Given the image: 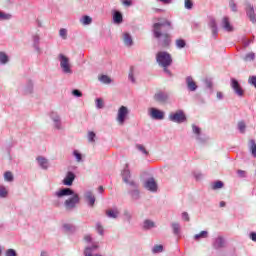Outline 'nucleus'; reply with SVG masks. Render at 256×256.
I'll return each mask as SVG.
<instances>
[{
	"label": "nucleus",
	"instance_id": "1",
	"mask_svg": "<svg viewBox=\"0 0 256 256\" xmlns=\"http://www.w3.org/2000/svg\"><path fill=\"white\" fill-rule=\"evenodd\" d=\"M55 196L61 199V197H69L64 201V208L67 211H73L77 209V205L81 203L79 194L75 193L71 188H63L55 192Z\"/></svg>",
	"mask_w": 256,
	"mask_h": 256
},
{
	"label": "nucleus",
	"instance_id": "2",
	"mask_svg": "<svg viewBox=\"0 0 256 256\" xmlns=\"http://www.w3.org/2000/svg\"><path fill=\"white\" fill-rule=\"evenodd\" d=\"M165 25H167V27H171V22L166 20L164 22L153 24L154 37L158 39L161 47H169V45H171V36L168 33H163L161 31L162 27H165Z\"/></svg>",
	"mask_w": 256,
	"mask_h": 256
},
{
	"label": "nucleus",
	"instance_id": "3",
	"mask_svg": "<svg viewBox=\"0 0 256 256\" xmlns=\"http://www.w3.org/2000/svg\"><path fill=\"white\" fill-rule=\"evenodd\" d=\"M156 61L160 67H169L173 63L171 54L163 51L156 54Z\"/></svg>",
	"mask_w": 256,
	"mask_h": 256
},
{
	"label": "nucleus",
	"instance_id": "4",
	"mask_svg": "<svg viewBox=\"0 0 256 256\" xmlns=\"http://www.w3.org/2000/svg\"><path fill=\"white\" fill-rule=\"evenodd\" d=\"M58 60L60 62V67L63 73L71 75L73 71L71 70V63L69 62V58L63 54H59Z\"/></svg>",
	"mask_w": 256,
	"mask_h": 256
},
{
	"label": "nucleus",
	"instance_id": "5",
	"mask_svg": "<svg viewBox=\"0 0 256 256\" xmlns=\"http://www.w3.org/2000/svg\"><path fill=\"white\" fill-rule=\"evenodd\" d=\"M127 117H129V108L126 106H121L118 109L116 121L118 125H125V121H127Z\"/></svg>",
	"mask_w": 256,
	"mask_h": 256
},
{
	"label": "nucleus",
	"instance_id": "6",
	"mask_svg": "<svg viewBox=\"0 0 256 256\" xmlns=\"http://www.w3.org/2000/svg\"><path fill=\"white\" fill-rule=\"evenodd\" d=\"M168 119L173 123H185V121H187V117L183 110H177L176 112L170 113Z\"/></svg>",
	"mask_w": 256,
	"mask_h": 256
},
{
	"label": "nucleus",
	"instance_id": "7",
	"mask_svg": "<svg viewBox=\"0 0 256 256\" xmlns=\"http://www.w3.org/2000/svg\"><path fill=\"white\" fill-rule=\"evenodd\" d=\"M149 115L152 119L161 120L165 119V112L157 108H149Z\"/></svg>",
	"mask_w": 256,
	"mask_h": 256
},
{
	"label": "nucleus",
	"instance_id": "8",
	"mask_svg": "<svg viewBox=\"0 0 256 256\" xmlns=\"http://www.w3.org/2000/svg\"><path fill=\"white\" fill-rule=\"evenodd\" d=\"M144 187L148 191L155 193L157 191V182L155 181V178H149L148 180H146Z\"/></svg>",
	"mask_w": 256,
	"mask_h": 256
},
{
	"label": "nucleus",
	"instance_id": "9",
	"mask_svg": "<svg viewBox=\"0 0 256 256\" xmlns=\"http://www.w3.org/2000/svg\"><path fill=\"white\" fill-rule=\"evenodd\" d=\"M231 87L234 89L235 93L239 95V97H243V88H241V85L235 78L231 79Z\"/></svg>",
	"mask_w": 256,
	"mask_h": 256
},
{
	"label": "nucleus",
	"instance_id": "10",
	"mask_svg": "<svg viewBox=\"0 0 256 256\" xmlns=\"http://www.w3.org/2000/svg\"><path fill=\"white\" fill-rule=\"evenodd\" d=\"M246 14L252 23H256L255 8H253V5L246 4Z\"/></svg>",
	"mask_w": 256,
	"mask_h": 256
},
{
	"label": "nucleus",
	"instance_id": "11",
	"mask_svg": "<svg viewBox=\"0 0 256 256\" xmlns=\"http://www.w3.org/2000/svg\"><path fill=\"white\" fill-rule=\"evenodd\" d=\"M50 117L52 121L54 122L55 129H61V116L55 111H52L50 113Z\"/></svg>",
	"mask_w": 256,
	"mask_h": 256
},
{
	"label": "nucleus",
	"instance_id": "12",
	"mask_svg": "<svg viewBox=\"0 0 256 256\" xmlns=\"http://www.w3.org/2000/svg\"><path fill=\"white\" fill-rule=\"evenodd\" d=\"M74 181H75V174L73 172H67L62 183H63V185H66L67 187H71V185H73Z\"/></svg>",
	"mask_w": 256,
	"mask_h": 256
},
{
	"label": "nucleus",
	"instance_id": "13",
	"mask_svg": "<svg viewBox=\"0 0 256 256\" xmlns=\"http://www.w3.org/2000/svg\"><path fill=\"white\" fill-rule=\"evenodd\" d=\"M84 199L87 201L90 207H94L95 205V195L91 191H87L84 193Z\"/></svg>",
	"mask_w": 256,
	"mask_h": 256
},
{
	"label": "nucleus",
	"instance_id": "14",
	"mask_svg": "<svg viewBox=\"0 0 256 256\" xmlns=\"http://www.w3.org/2000/svg\"><path fill=\"white\" fill-rule=\"evenodd\" d=\"M222 27L225 29V31L231 32L233 31V26L231 25V22L229 21V17L225 16L222 19Z\"/></svg>",
	"mask_w": 256,
	"mask_h": 256
},
{
	"label": "nucleus",
	"instance_id": "15",
	"mask_svg": "<svg viewBox=\"0 0 256 256\" xmlns=\"http://www.w3.org/2000/svg\"><path fill=\"white\" fill-rule=\"evenodd\" d=\"M155 101H158L159 103H165L167 99H169V95L163 93V92H158L154 95Z\"/></svg>",
	"mask_w": 256,
	"mask_h": 256
},
{
	"label": "nucleus",
	"instance_id": "16",
	"mask_svg": "<svg viewBox=\"0 0 256 256\" xmlns=\"http://www.w3.org/2000/svg\"><path fill=\"white\" fill-rule=\"evenodd\" d=\"M122 177H123L124 183H129V179H131V171L125 168L122 172ZM130 185H133L135 187V182H130Z\"/></svg>",
	"mask_w": 256,
	"mask_h": 256
},
{
	"label": "nucleus",
	"instance_id": "17",
	"mask_svg": "<svg viewBox=\"0 0 256 256\" xmlns=\"http://www.w3.org/2000/svg\"><path fill=\"white\" fill-rule=\"evenodd\" d=\"M106 216L110 217V219H117L119 217V210L115 209H108L106 210Z\"/></svg>",
	"mask_w": 256,
	"mask_h": 256
},
{
	"label": "nucleus",
	"instance_id": "18",
	"mask_svg": "<svg viewBox=\"0 0 256 256\" xmlns=\"http://www.w3.org/2000/svg\"><path fill=\"white\" fill-rule=\"evenodd\" d=\"M123 42L126 45V47H131V45H133V38L129 33L123 34Z\"/></svg>",
	"mask_w": 256,
	"mask_h": 256
},
{
	"label": "nucleus",
	"instance_id": "19",
	"mask_svg": "<svg viewBox=\"0 0 256 256\" xmlns=\"http://www.w3.org/2000/svg\"><path fill=\"white\" fill-rule=\"evenodd\" d=\"M37 161H38V165H40L42 169H48L49 161L46 158L39 156L37 157Z\"/></svg>",
	"mask_w": 256,
	"mask_h": 256
},
{
	"label": "nucleus",
	"instance_id": "20",
	"mask_svg": "<svg viewBox=\"0 0 256 256\" xmlns=\"http://www.w3.org/2000/svg\"><path fill=\"white\" fill-rule=\"evenodd\" d=\"M113 21L116 23V25H121V23H123V14H121L119 11H116L113 15Z\"/></svg>",
	"mask_w": 256,
	"mask_h": 256
},
{
	"label": "nucleus",
	"instance_id": "21",
	"mask_svg": "<svg viewBox=\"0 0 256 256\" xmlns=\"http://www.w3.org/2000/svg\"><path fill=\"white\" fill-rule=\"evenodd\" d=\"M39 41H40L39 35L35 34L33 36L34 47L38 53H41V48H39Z\"/></svg>",
	"mask_w": 256,
	"mask_h": 256
},
{
	"label": "nucleus",
	"instance_id": "22",
	"mask_svg": "<svg viewBox=\"0 0 256 256\" xmlns=\"http://www.w3.org/2000/svg\"><path fill=\"white\" fill-rule=\"evenodd\" d=\"M0 63L2 65H6V63H9V56H7L5 52H0Z\"/></svg>",
	"mask_w": 256,
	"mask_h": 256
},
{
	"label": "nucleus",
	"instance_id": "23",
	"mask_svg": "<svg viewBox=\"0 0 256 256\" xmlns=\"http://www.w3.org/2000/svg\"><path fill=\"white\" fill-rule=\"evenodd\" d=\"M224 243H225V241L223 240V238L218 237L217 240L214 242V247L216 249H219V248L223 247Z\"/></svg>",
	"mask_w": 256,
	"mask_h": 256
},
{
	"label": "nucleus",
	"instance_id": "24",
	"mask_svg": "<svg viewBox=\"0 0 256 256\" xmlns=\"http://www.w3.org/2000/svg\"><path fill=\"white\" fill-rule=\"evenodd\" d=\"M99 81H101V83H104L106 85H109V83H111V78L107 75H102L100 77H98Z\"/></svg>",
	"mask_w": 256,
	"mask_h": 256
},
{
	"label": "nucleus",
	"instance_id": "25",
	"mask_svg": "<svg viewBox=\"0 0 256 256\" xmlns=\"http://www.w3.org/2000/svg\"><path fill=\"white\" fill-rule=\"evenodd\" d=\"M211 29H212V34L215 36L217 35L218 31H217V23L215 22V20H211L209 23Z\"/></svg>",
	"mask_w": 256,
	"mask_h": 256
},
{
	"label": "nucleus",
	"instance_id": "26",
	"mask_svg": "<svg viewBox=\"0 0 256 256\" xmlns=\"http://www.w3.org/2000/svg\"><path fill=\"white\" fill-rule=\"evenodd\" d=\"M73 155H74L77 163H81V161L83 159V155L79 152V150H74Z\"/></svg>",
	"mask_w": 256,
	"mask_h": 256
},
{
	"label": "nucleus",
	"instance_id": "27",
	"mask_svg": "<svg viewBox=\"0 0 256 256\" xmlns=\"http://www.w3.org/2000/svg\"><path fill=\"white\" fill-rule=\"evenodd\" d=\"M250 151L253 157H256V143L255 140H250Z\"/></svg>",
	"mask_w": 256,
	"mask_h": 256
},
{
	"label": "nucleus",
	"instance_id": "28",
	"mask_svg": "<svg viewBox=\"0 0 256 256\" xmlns=\"http://www.w3.org/2000/svg\"><path fill=\"white\" fill-rule=\"evenodd\" d=\"M145 229H153V227H155V222L151 221V220H145L144 221V226Z\"/></svg>",
	"mask_w": 256,
	"mask_h": 256
},
{
	"label": "nucleus",
	"instance_id": "29",
	"mask_svg": "<svg viewBox=\"0 0 256 256\" xmlns=\"http://www.w3.org/2000/svg\"><path fill=\"white\" fill-rule=\"evenodd\" d=\"M172 229L174 235H179V232L181 231V226L179 225V223H172Z\"/></svg>",
	"mask_w": 256,
	"mask_h": 256
},
{
	"label": "nucleus",
	"instance_id": "30",
	"mask_svg": "<svg viewBox=\"0 0 256 256\" xmlns=\"http://www.w3.org/2000/svg\"><path fill=\"white\" fill-rule=\"evenodd\" d=\"M185 45H187V43H185V40H183V39L176 40L177 49H184Z\"/></svg>",
	"mask_w": 256,
	"mask_h": 256
},
{
	"label": "nucleus",
	"instance_id": "31",
	"mask_svg": "<svg viewBox=\"0 0 256 256\" xmlns=\"http://www.w3.org/2000/svg\"><path fill=\"white\" fill-rule=\"evenodd\" d=\"M187 87L190 91H193V77L188 76L186 78Z\"/></svg>",
	"mask_w": 256,
	"mask_h": 256
},
{
	"label": "nucleus",
	"instance_id": "32",
	"mask_svg": "<svg viewBox=\"0 0 256 256\" xmlns=\"http://www.w3.org/2000/svg\"><path fill=\"white\" fill-rule=\"evenodd\" d=\"M208 232L202 231L194 236V239H207Z\"/></svg>",
	"mask_w": 256,
	"mask_h": 256
},
{
	"label": "nucleus",
	"instance_id": "33",
	"mask_svg": "<svg viewBox=\"0 0 256 256\" xmlns=\"http://www.w3.org/2000/svg\"><path fill=\"white\" fill-rule=\"evenodd\" d=\"M9 19H11V14L0 11V21H8Z\"/></svg>",
	"mask_w": 256,
	"mask_h": 256
},
{
	"label": "nucleus",
	"instance_id": "34",
	"mask_svg": "<svg viewBox=\"0 0 256 256\" xmlns=\"http://www.w3.org/2000/svg\"><path fill=\"white\" fill-rule=\"evenodd\" d=\"M96 231L99 235L103 236L105 229L103 228V225L101 223L96 224Z\"/></svg>",
	"mask_w": 256,
	"mask_h": 256
},
{
	"label": "nucleus",
	"instance_id": "35",
	"mask_svg": "<svg viewBox=\"0 0 256 256\" xmlns=\"http://www.w3.org/2000/svg\"><path fill=\"white\" fill-rule=\"evenodd\" d=\"M244 61H255V53L250 52L244 57Z\"/></svg>",
	"mask_w": 256,
	"mask_h": 256
},
{
	"label": "nucleus",
	"instance_id": "36",
	"mask_svg": "<svg viewBox=\"0 0 256 256\" xmlns=\"http://www.w3.org/2000/svg\"><path fill=\"white\" fill-rule=\"evenodd\" d=\"M92 21H93V19L90 16H84L82 18L83 25H91Z\"/></svg>",
	"mask_w": 256,
	"mask_h": 256
},
{
	"label": "nucleus",
	"instance_id": "37",
	"mask_svg": "<svg viewBox=\"0 0 256 256\" xmlns=\"http://www.w3.org/2000/svg\"><path fill=\"white\" fill-rule=\"evenodd\" d=\"M96 107L97 109H103V107H105V103L101 98L96 99Z\"/></svg>",
	"mask_w": 256,
	"mask_h": 256
},
{
	"label": "nucleus",
	"instance_id": "38",
	"mask_svg": "<svg viewBox=\"0 0 256 256\" xmlns=\"http://www.w3.org/2000/svg\"><path fill=\"white\" fill-rule=\"evenodd\" d=\"M212 189L217 190V189H223V182L221 181H216L213 185H212Z\"/></svg>",
	"mask_w": 256,
	"mask_h": 256
},
{
	"label": "nucleus",
	"instance_id": "39",
	"mask_svg": "<svg viewBox=\"0 0 256 256\" xmlns=\"http://www.w3.org/2000/svg\"><path fill=\"white\" fill-rule=\"evenodd\" d=\"M136 149H138V151H141L142 153H144V155H149V152H147V149H145V146H143L141 144H137Z\"/></svg>",
	"mask_w": 256,
	"mask_h": 256
},
{
	"label": "nucleus",
	"instance_id": "40",
	"mask_svg": "<svg viewBox=\"0 0 256 256\" xmlns=\"http://www.w3.org/2000/svg\"><path fill=\"white\" fill-rule=\"evenodd\" d=\"M163 245H156L152 249V253H162Z\"/></svg>",
	"mask_w": 256,
	"mask_h": 256
},
{
	"label": "nucleus",
	"instance_id": "41",
	"mask_svg": "<svg viewBox=\"0 0 256 256\" xmlns=\"http://www.w3.org/2000/svg\"><path fill=\"white\" fill-rule=\"evenodd\" d=\"M7 189L5 188V186H1L0 185V197H2V198H5V197H7Z\"/></svg>",
	"mask_w": 256,
	"mask_h": 256
},
{
	"label": "nucleus",
	"instance_id": "42",
	"mask_svg": "<svg viewBox=\"0 0 256 256\" xmlns=\"http://www.w3.org/2000/svg\"><path fill=\"white\" fill-rule=\"evenodd\" d=\"M246 125H245V122H239L238 123V129L240 131V133H245V129H246Z\"/></svg>",
	"mask_w": 256,
	"mask_h": 256
},
{
	"label": "nucleus",
	"instance_id": "43",
	"mask_svg": "<svg viewBox=\"0 0 256 256\" xmlns=\"http://www.w3.org/2000/svg\"><path fill=\"white\" fill-rule=\"evenodd\" d=\"M59 35H60V37H62L63 39H67V29L61 28V29L59 30Z\"/></svg>",
	"mask_w": 256,
	"mask_h": 256
},
{
	"label": "nucleus",
	"instance_id": "44",
	"mask_svg": "<svg viewBox=\"0 0 256 256\" xmlns=\"http://www.w3.org/2000/svg\"><path fill=\"white\" fill-rule=\"evenodd\" d=\"M4 179H5V181H13V173H11V172H6V173L4 174Z\"/></svg>",
	"mask_w": 256,
	"mask_h": 256
},
{
	"label": "nucleus",
	"instance_id": "45",
	"mask_svg": "<svg viewBox=\"0 0 256 256\" xmlns=\"http://www.w3.org/2000/svg\"><path fill=\"white\" fill-rule=\"evenodd\" d=\"M88 141L90 143H95V132H89L88 133Z\"/></svg>",
	"mask_w": 256,
	"mask_h": 256
},
{
	"label": "nucleus",
	"instance_id": "46",
	"mask_svg": "<svg viewBox=\"0 0 256 256\" xmlns=\"http://www.w3.org/2000/svg\"><path fill=\"white\" fill-rule=\"evenodd\" d=\"M6 256H17V252L14 250V249H8L7 251H6V254H5Z\"/></svg>",
	"mask_w": 256,
	"mask_h": 256
},
{
	"label": "nucleus",
	"instance_id": "47",
	"mask_svg": "<svg viewBox=\"0 0 256 256\" xmlns=\"http://www.w3.org/2000/svg\"><path fill=\"white\" fill-rule=\"evenodd\" d=\"M128 77L132 83H135V76L133 75V67L130 68Z\"/></svg>",
	"mask_w": 256,
	"mask_h": 256
},
{
	"label": "nucleus",
	"instance_id": "48",
	"mask_svg": "<svg viewBox=\"0 0 256 256\" xmlns=\"http://www.w3.org/2000/svg\"><path fill=\"white\" fill-rule=\"evenodd\" d=\"M192 7H193V2H191V0H185V8L192 9Z\"/></svg>",
	"mask_w": 256,
	"mask_h": 256
},
{
	"label": "nucleus",
	"instance_id": "49",
	"mask_svg": "<svg viewBox=\"0 0 256 256\" xmlns=\"http://www.w3.org/2000/svg\"><path fill=\"white\" fill-rule=\"evenodd\" d=\"M72 95H74V97H83V93L79 90H73Z\"/></svg>",
	"mask_w": 256,
	"mask_h": 256
},
{
	"label": "nucleus",
	"instance_id": "50",
	"mask_svg": "<svg viewBox=\"0 0 256 256\" xmlns=\"http://www.w3.org/2000/svg\"><path fill=\"white\" fill-rule=\"evenodd\" d=\"M122 4L126 7H131V5H133V2L131 0H122Z\"/></svg>",
	"mask_w": 256,
	"mask_h": 256
},
{
	"label": "nucleus",
	"instance_id": "51",
	"mask_svg": "<svg viewBox=\"0 0 256 256\" xmlns=\"http://www.w3.org/2000/svg\"><path fill=\"white\" fill-rule=\"evenodd\" d=\"M132 197L133 199H139V190L135 189L132 191Z\"/></svg>",
	"mask_w": 256,
	"mask_h": 256
},
{
	"label": "nucleus",
	"instance_id": "52",
	"mask_svg": "<svg viewBox=\"0 0 256 256\" xmlns=\"http://www.w3.org/2000/svg\"><path fill=\"white\" fill-rule=\"evenodd\" d=\"M230 9H232V11L234 12H237V5L235 4V2H230Z\"/></svg>",
	"mask_w": 256,
	"mask_h": 256
},
{
	"label": "nucleus",
	"instance_id": "53",
	"mask_svg": "<svg viewBox=\"0 0 256 256\" xmlns=\"http://www.w3.org/2000/svg\"><path fill=\"white\" fill-rule=\"evenodd\" d=\"M194 133L199 137V135H201V128L194 126Z\"/></svg>",
	"mask_w": 256,
	"mask_h": 256
},
{
	"label": "nucleus",
	"instance_id": "54",
	"mask_svg": "<svg viewBox=\"0 0 256 256\" xmlns=\"http://www.w3.org/2000/svg\"><path fill=\"white\" fill-rule=\"evenodd\" d=\"M182 219H183V221H189V214L187 212H183Z\"/></svg>",
	"mask_w": 256,
	"mask_h": 256
},
{
	"label": "nucleus",
	"instance_id": "55",
	"mask_svg": "<svg viewBox=\"0 0 256 256\" xmlns=\"http://www.w3.org/2000/svg\"><path fill=\"white\" fill-rule=\"evenodd\" d=\"M26 91H27V93H33V83L30 82L28 84V87H27Z\"/></svg>",
	"mask_w": 256,
	"mask_h": 256
},
{
	"label": "nucleus",
	"instance_id": "56",
	"mask_svg": "<svg viewBox=\"0 0 256 256\" xmlns=\"http://www.w3.org/2000/svg\"><path fill=\"white\" fill-rule=\"evenodd\" d=\"M195 179H196V181H201V179H203V174H201V173H196V174H195Z\"/></svg>",
	"mask_w": 256,
	"mask_h": 256
},
{
	"label": "nucleus",
	"instance_id": "57",
	"mask_svg": "<svg viewBox=\"0 0 256 256\" xmlns=\"http://www.w3.org/2000/svg\"><path fill=\"white\" fill-rule=\"evenodd\" d=\"M237 173L240 177H245L246 176V172L244 170H238Z\"/></svg>",
	"mask_w": 256,
	"mask_h": 256
},
{
	"label": "nucleus",
	"instance_id": "58",
	"mask_svg": "<svg viewBox=\"0 0 256 256\" xmlns=\"http://www.w3.org/2000/svg\"><path fill=\"white\" fill-rule=\"evenodd\" d=\"M250 239H252V241H254L256 243V233L255 232L250 233Z\"/></svg>",
	"mask_w": 256,
	"mask_h": 256
},
{
	"label": "nucleus",
	"instance_id": "59",
	"mask_svg": "<svg viewBox=\"0 0 256 256\" xmlns=\"http://www.w3.org/2000/svg\"><path fill=\"white\" fill-rule=\"evenodd\" d=\"M91 236L90 235H86L85 237H84V240L87 242V243H91Z\"/></svg>",
	"mask_w": 256,
	"mask_h": 256
},
{
	"label": "nucleus",
	"instance_id": "60",
	"mask_svg": "<svg viewBox=\"0 0 256 256\" xmlns=\"http://www.w3.org/2000/svg\"><path fill=\"white\" fill-rule=\"evenodd\" d=\"M64 229H66V231H71V225L64 224Z\"/></svg>",
	"mask_w": 256,
	"mask_h": 256
},
{
	"label": "nucleus",
	"instance_id": "61",
	"mask_svg": "<svg viewBox=\"0 0 256 256\" xmlns=\"http://www.w3.org/2000/svg\"><path fill=\"white\" fill-rule=\"evenodd\" d=\"M217 98L218 99H223V93L217 92Z\"/></svg>",
	"mask_w": 256,
	"mask_h": 256
},
{
	"label": "nucleus",
	"instance_id": "62",
	"mask_svg": "<svg viewBox=\"0 0 256 256\" xmlns=\"http://www.w3.org/2000/svg\"><path fill=\"white\" fill-rule=\"evenodd\" d=\"M159 1H161V3H165V4L171 3V0H159Z\"/></svg>",
	"mask_w": 256,
	"mask_h": 256
},
{
	"label": "nucleus",
	"instance_id": "63",
	"mask_svg": "<svg viewBox=\"0 0 256 256\" xmlns=\"http://www.w3.org/2000/svg\"><path fill=\"white\" fill-rule=\"evenodd\" d=\"M225 205H226L225 201L220 202V207H225Z\"/></svg>",
	"mask_w": 256,
	"mask_h": 256
},
{
	"label": "nucleus",
	"instance_id": "64",
	"mask_svg": "<svg viewBox=\"0 0 256 256\" xmlns=\"http://www.w3.org/2000/svg\"><path fill=\"white\" fill-rule=\"evenodd\" d=\"M41 256H49V255L47 254V252H42Z\"/></svg>",
	"mask_w": 256,
	"mask_h": 256
}]
</instances>
